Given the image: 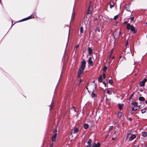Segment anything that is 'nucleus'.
<instances>
[{
  "mask_svg": "<svg viewBox=\"0 0 147 147\" xmlns=\"http://www.w3.org/2000/svg\"><path fill=\"white\" fill-rule=\"evenodd\" d=\"M35 17L34 16H33V14H32L30 16H29L23 19V21H25L26 20H28V19H31L32 18H34Z\"/></svg>",
  "mask_w": 147,
  "mask_h": 147,
  "instance_id": "nucleus-9",
  "label": "nucleus"
},
{
  "mask_svg": "<svg viewBox=\"0 0 147 147\" xmlns=\"http://www.w3.org/2000/svg\"><path fill=\"white\" fill-rule=\"evenodd\" d=\"M127 29L128 30H130L134 34L137 32V30L136 29V28L133 26L131 25L130 24L128 23L127 24Z\"/></svg>",
  "mask_w": 147,
  "mask_h": 147,
  "instance_id": "nucleus-1",
  "label": "nucleus"
},
{
  "mask_svg": "<svg viewBox=\"0 0 147 147\" xmlns=\"http://www.w3.org/2000/svg\"><path fill=\"white\" fill-rule=\"evenodd\" d=\"M125 9H126V10L127 11H129L130 12H131V11L129 10V7H127V6L125 7Z\"/></svg>",
  "mask_w": 147,
  "mask_h": 147,
  "instance_id": "nucleus-24",
  "label": "nucleus"
},
{
  "mask_svg": "<svg viewBox=\"0 0 147 147\" xmlns=\"http://www.w3.org/2000/svg\"><path fill=\"white\" fill-rule=\"evenodd\" d=\"M118 18V15H117L114 16V17L113 18V20H116Z\"/></svg>",
  "mask_w": 147,
  "mask_h": 147,
  "instance_id": "nucleus-27",
  "label": "nucleus"
},
{
  "mask_svg": "<svg viewBox=\"0 0 147 147\" xmlns=\"http://www.w3.org/2000/svg\"><path fill=\"white\" fill-rule=\"evenodd\" d=\"M84 69L85 68L80 67L78 72V76H80L81 74H83V71Z\"/></svg>",
  "mask_w": 147,
  "mask_h": 147,
  "instance_id": "nucleus-4",
  "label": "nucleus"
},
{
  "mask_svg": "<svg viewBox=\"0 0 147 147\" xmlns=\"http://www.w3.org/2000/svg\"><path fill=\"white\" fill-rule=\"evenodd\" d=\"M78 130H79L78 128L75 127L74 128V134H76V133H77Z\"/></svg>",
  "mask_w": 147,
  "mask_h": 147,
  "instance_id": "nucleus-12",
  "label": "nucleus"
},
{
  "mask_svg": "<svg viewBox=\"0 0 147 147\" xmlns=\"http://www.w3.org/2000/svg\"><path fill=\"white\" fill-rule=\"evenodd\" d=\"M134 147H139L138 146H136V145Z\"/></svg>",
  "mask_w": 147,
  "mask_h": 147,
  "instance_id": "nucleus-51",
  "label": "nucleus"
},
{
  "mask_svg": "<svg viewBox=\"0 0 147 147\" xmlns=\"http://www.w3.org/2000/svg\"><path fill=\"white\" fill-rule=\"evenodd\" d=\"M128 46V42H127L125 45V46L127 48V46Z\"/></svg>",
  "mask_w": 147,
  "mask_h": 147,
  "instance_id": "nucleus-37",
  "label": "nucleus"
},
{
  "mask_svg": "<svg viewBox=\"0 0 147 147\" xmlns=\"http://www.w3.org/2000/svg\"><path fill=\"white\" fill-rule=\"evenodd\" d=\"M103 83L104 85L106 87V83L105 82H103Z\"/></svg>",
  "mask_w": 147,
  "mask_h": 147,
  "instance_id": "nucleus-34",
  "label": "nucleus"
},
{
  "mask_svg": "<svg viewBox=\"0 0 147 147\" xmlns=\"http://www.w3.org/2000/svg\"><path fill=\"white\" fill-rule=\"evenodd\" d=\"M91 145L88 144L86 146V147H91Z\"/></svg>",
  "mask_w": 147,
  "mask_h": 147,
  "instance_id": "nucleus-39",
  "label": "nucleus"
},
{
  "mask_svg": "<svg viewBox=\"0 0 147 147\" xmlns=\"http://www.w3.org/2000/svg\"><path fill=\"white\" fill-rule=\"evenodd\" d=\"M121 34V31H120V32H119V35H120V34Z\"/></svg>",
  "mask_w": 147,
  "mask_h": 147,
  "instance_id": "nucleus-49",
  "label": "nucleus"
},
{
  "mask_svg": "<svg viewBox=\"0 0 147 147\" xmlns=\"http://www.w3.org/2000/svg\"><path fill=\"white\" fill-rule=\"evenodd\" d=\"M96 31H98V32H100V28H97L96 29Z\"/></svg>",
  "mask_w": 147,
  "mask_h": 147,
  "instance_id": "nucleus-31",
  "label": "nucleus"
},
{
  "mask_svg": "<svg viewBox=\"0 0 147 147\" xmlns=\"http://www.w3.org/2000/svg\"><path fill=\"white\" fill-rule=\"evenodd\" d=\"M146 111V110L145 109H142L141 110V112L142 113H145Z\"/></svg>",
  "mask_w": 147,
  "mask_h": 147,
  "instance_id": "nucleus-26",
  "label": "nucleus"
},
{
  "mask_svg": "<svg viewBox=\"0 0 147 147\" xmlns=\"http://www.w3.org/2000/svg\"><path fill=\"white\" fill-rule=\"evenodd\" d=\"M107 93L109 95H111V92L109 90L107 91Z\"/></svg>",
  "mask_w": 147,
  "mask_h": 147,
  "instance_id": "nucleus-29",
  "label": "nucleus"
},
{
  "mask_svg": "<svg viewBox=\"0 0 147 147\" xmlns=\"http://www.w3.org/2000/svg\"><path fill=\"white\" fill-rule=\"evenodd\" d=\"M89 88L91 90H90V92H92L91 96L92 98H94L96 96V95L94 93V92L96 89V86H94V85H89Z\"/></svg>",
  "mask_w": 147,
  "mask_h": 147,
  "instance_id": "nucleus-2",
  "label": "nucleus"
},
{
  "mask_svg": "<svg viewBox=\"0 0 147 147\" xmlns=\"http://www.w3.org/2000/svg\"><path fill=\"white\" fill-rule=\"evenodd\" d=\"M132 96V94H131V96Z\"/></svg>",
  "mask_w": 147,
  "mask_h": 147,
  "instance_id": "nucleus-54",
  "label": "nucleus"
},
{
  "mask_svg": "<svg viewBox=\"0 0 147 147\" xmlns=\"http://www.w3.org/2000/svg\"><path fill=\"white\" fill-rule=\"evenodd\" d=\"M81 81H82V80H81L80 81V83L81 82Z\"/></svg>",
  "mask_w": 147,
  "mask_h": 147,
  "instance_id": "nucleus-56",
  "label": "nucleus"
},
{
  "mask_svg": "<svg viewBox=\"0 0 147 147\" xmlns=\"http://www.w3.org/2000/svg\"><path fill=\"white\" fill-rule=\"evenodd\" d=\"M147 81V79H144L143 80L140 82L139 84V86L142 87L144 86L145 85V82Z\"/></svg>",
  "mask_w": 147,
  "mask_h": 147,
  "instance_id": "nucleus-3",
  "label": "nucleus"
},
{
  "mask_svg": "<svg viewBox=\"0 0 147 147\" xmlns=\"http://www.w3.org/2000/svg\"><path fill=\"white\" fill-rule=\"evenodd\" d=\"M100 146V143L99 142H98L96 144L95 143L93 144L92 146V147H99Z\"/></svg>",
  "mask_w": 147,
  "mask_h": 147,
  "instance_id": "nucleus-8",
  "label": "nucleus"
},
{
  "mask_svg": "<svg viewBox=\"0 0 147 147\" xmlns=\"http://www.w3.org/2000/svg\"><path fill=\"white\" fill-rule=\"evenodd\" d=\"M103 77L104 79H105L106 77V76L104 73L103 74Z\"/></svg>",
  "mask_w": 147,
  "mask_h": 147,
  "instance_id": "nucleus-32",
  "label": "nucleus"
},
{
  "mask_svg": "<svg viewBox=\"0 0 147 147\" xmlns=\"http://www.w3.org/2000/svg\"><path fill=\"white\" fill-rule=\"evenodd\" d=\"M74 8H73V10L74 11Z\"/></svg>",
  "mask_w": 147,
  "mask_h": 147,
  "instance_id": "nucleus-55",
  "label": "nucleus"
},
{
  "mask_svg": "<svg viewBox=\"0 0 147 147\" xmlns=\"http://www.w3.org/2000/svg\"><path fill=\"white\" fill-rule=\"evenodd\" d=\"M132 133V131H129L127 134V136H129Z\"/></svg>",
  "mask_w": 147,
  "mask_h": 147,
  "instance_id": "nucleus-28",
  "label": "nucleus"
},
{
  "mask_svg": "<svg viewBox=\"0 0 147 147\" xmlns=\"http://www.w3.org/2000/svg\"><path fill=\"white\" fill-rule=\"evenodd\" d=\"M75 109V107H72L71 108V109Z\"/></svg>",
  "mask_w": 147,
  "mask_h": 147,
  "instance_id": "nucleus-48",
  "label": "nucleus"
},
{
  "mask_svg": "<svg viewBox=\"0 0 147 147\" xmlns=\"http://www.w3.org/2000/svg\"><path fill=\"white\" fill-rule=\"evenodd\" d=\"M142 136L144 137H146L147 136V132H142Z\"/></svg>",
  "mask_w": 147,
  "mask_h": 147,
  "instance_id": "nucleus-17",
  "label": "nucleus"
},
{
  "mask_svg": "<svg viewBox=\"0 0 147 147\" xmlns=\"http://www.w3.org/2000/svg\"><path fill=\"white\" fill-rule=\"evenodd\" d=\"M113 49H112V50L111 51V55H110V57H111V54H112V53H113Z\"/></svg>",
  "mask_w": 147,
  "mask_h": 147,
  "instance_id": "nucleus-35",
  "label": "nucleus"
},
{
  "mask_svg": "<svg viewBox=\"0 0 147 147\" xmlns=\"http://www.w3.org/2000/svg\"><path fill=\"white\" fill-rule=\"evenodd\" d=\"M115 138H114L113 137L112 139V140H115Z\"/></svg>",
  "mask_w": 147,
  "mask_h": 147,
  "instance_id": "nucleus-42",
  "label": "nucleus"
},
{
  "mask_svg": "<svg viewBox=\"0 0 147 147\" xmlns=\"http://www.w3.org/2000/svg\"><path fill=\"white\" fill-rule=\"evenodd\" d=\"M122 115V112L119 111L117 113V117L118 118H119L121 117Z\"/></svg>",
  "mask_w": 147,
  "mask_h": 147,
  "instance_id": "nucleus-14",
  "label": "nucleus"
},
{
  "mask_svg": "<svg viewBox=\"0 0 147 147\" xmlns=\"http://www.w3.org/2000/svg\"><path fill=\"white\" fill-rule=\"evenodd\" d=\"M90 5L89 7L88 11H87V14H90L91 13V11L90 9Z\"/></svg>",
  "mask_w": 147,
  "mask_h": 147,
  "instance_id": "nucleus-18",
  "label": "nucleus"
},
{
  "mask_svg": "<svg viewBox=\"0 0 147 147\" xmlns=\"http://www.w3.org/2000/svg\"><path fill=\"white\" fill-rule=\"evenodd\" d=\"M75 15V12H73L72 14V18L71 19V20L73 21L74 20V18Z\"/></svg>",
  "mask_w": 147,
  "mask_h": 147,
  "instance_id": "nucleus-22",
  "label": "nucleus"
},
{
  "mask_svg": "<svg viewBox=\"0 0 147 147\" xmlns=\"http://www.w3.org/2000/svg\"><path fill=\"white\" fill-rule=\"evenodd\" d=\"M88 52H89V55H91L92 53V49L90 47H89L88 48Z\"/></svg>",
  "mask_w": 147,
  "mask_h": 147,
  "instance_id": "nucleus-11",
  "label": "nucleus"
},
{
  "mask_svg": "<svg viewBox=\"0 0 147 147\" xmlns=\"http://www.w3.org/2000/svg\"><path fill=\"white\" fill-rule=\"evenodd\" d=\"M79 47V45H76V48H77L78 47Z\"/></svg>",
  "mask_w": 147,
  "mask_h": 147,
  "instance_id": "nucleus-45",
  "label": "nucleus"
},
{
  "mask_svg": "<svg viewBox=\"0 0 147 147\" xmlns=\"http://www.w3.org/2000/svg\"><path fill=\"white\" fill-rule=\"evenodd\" d=\"M116 131H115L114 132V133L113 135V136L114 135H115L116 134Z\"/></svg>",
  "mask_w": 147,
  "mask_h": 147,
  "instance_id": "nucleus-46",
  "label": "nucleus"
},
{
  "mask_svg": "<svg viewBox=\"0 0 147 147\" xmlns=\"http://www.w3.org/2000/svg\"><path fill=\"white\" fill-rule=\"evenodd\" d=\"M109 82L110 84H111L113 83V81L112 80L110 79L109 80Z\"/></svg>",
  "mask_w": 147,
  "mask_h": 147,
  "instance_id": "nucleus-30",
  "label": "nucleus"
},
{
  "mask_svg": "<svg viewBox=\"0 0 147 147\" xmlns=\"http://www.w3.org/2000/svg\"><path fill=\"white\" fill-rule=\"evenodd\" d=\"M102 80V76L101 75L98 79V81L100 82H101Z\"/></svg>",
  "mask_w": 147,
  "mask_h": 147,
  "instance_id": "nucleus-21",
  "label": "nucleus"
},
{
  "mask_svg": "<svg viewBox=\"0 0 147 147\" xmlns=\"http://www.w3.org/2000/svg\"><path fill=\"white\" fill-rule=\"evenodd\" d=\"M123 104H119L118 105V107L119 109L120 110H121L123 109Z\"/></svg>",
  "mask_w": 147,
  "mask_h": 147,
  "instance_id": "nucleus-13",
  "label": "nucleus"
},
{
  "mask_svg": "<svg viewBox=\"0 0 147 147\" xmlns=\"http://www.w3.org/2000/svg\"><path fill=\"white\" fill-rule=\"evenodd\" d=\"M86 62L85 60L83 61L82 62V64L80 67L85 69L86 67Z\"/></svg>",
  "mask_w": 147,
  "mask_h": 147,
  "instance_id": "nucleus-6",
  "label": "nucleus"
},
{
  "mask_svg": "<svg viewBox=\"0 0 147 147\" xmlns=\"http://www.w3.org/2000/svg\"><path fill=\"white\" fill-rule=\"evenodd\" d=\"M134 19V17H132L131 18V21H133Z\"/></svg>",
  "mask_w": 147,
  "mask_h": 147,
  "instance_id": "nucleus-33",
  "label": "nucleus"
},
{
  "mask_svg": "<svg viewBox=\"0 0 147 147\" xmlns=\"http://www.w3.org/2000/svg\"><path fill=\"white\" fill-rule=\"evenodd\" d=\"M114 58V57H113V59Z\"/></svg>",
  "mask_w": 147,
  "mask_h": 147,
  "instance_id": "nucleus-57",
  "label": "nucleus"
},
{
  "mask_svg": "<svg viewBox=\"0 0 147 147\" xmlns=\"http://www.w3.org/2000/svg\"><path fill=\"white\" fill-rule=\"evenodd\" d=\"M136 136L134 134H131L129 137V141H132L135 139L136 137Z\"/></svg>",
  "mask_w": 147,
  "mask_h": 147,
  "instance_id": "nucleus-7",
  "label": "nucleus"
},
{
  "mask_svg": "<svg viewBox=\"0 0 147 147\" xmlns=\"http://www.w3.org/2000/svg\"><path fill=\"white\" fill-rule=\"evenodd\" d=\"M113 19L112 18H111L110 19H109V20L111 21H112L113 20Z\"/></svg>",
  "mask_w": 147,
  "mask_h": 147,
  "instance_id": "nucleus-47",
  "label": "nucleus"
},
{
  "mask_svg": "<svg viewBox=\"0 0 147 147\" xmlns=\"http://www.w3.org/2000/svg\"><path fill=\"white\" fill-rule=\"evenodd\" d=\"M57 136V134L55 133L53 135L51 138L52 142H54L55 141L56 138Z\"/></svg>",
  "mask_w": 147,
  "mask_h": 147,
  "instance_id": "nucleus-10",
  "label": "nucleus"
},
{
  "mask_svg": "<svg viewBox=\"0 0 147 147\" xmlns=\"http://www.w3.org/2000/svg\"><path fill=\"white\" fill-rule=\"evenodd\" d=\"M109 4L110 5V8H111L113 7L114 5H111V3H109Z\"/></svg>",
  "mask_w": 147,
  "mask_h": 147,
  "instance_id": "nucleus-36",
  "label": "nucleus"
},
{
  "mask_svg": "<svg viewBox=\"0 0 147 147\" xmlns=\"http://www.w3.org/2000/svg\"><path fill=\"white\" fill-rule=\"evenodd\" d=\"M33 16H34L35 17V18L36 17V14L35 13L33 14Z\"/></svg>",
  "mask_w": 147,
  "mask_h": 147,
  "instance_id": "nucleus-41",
  "label": "nucleus"
},
{
  "mask_svg": "<svg viewBox=\"0 0 147 147\" xmlns=\"http://www.w3.org/2000/svg\"><path fill=\"white\" fill-rule=\"evenodd\" d=\"M145 103H146V104H147V100H146L145 102Z\"/></svg>",
  "mask_w": 147,
  "mask_h": 147,
  "instance_id": "nucleus-53",
  "label": "nucleus"
},
{
  "mask_svg": "<svg viewBox=\"0 0 147 147\" xmlns=\"http://www.w3.org/2000/svg\"><path fill=\"white\" fill-rule=\"evenodd\" d=\"M88 127L89 125L88 124L86 123L84 124V127L85 129H87L88 128Z\"/></svg>",
  "mask_w": 147,
  "mask_h": 147,
  "instance_id": "nucleus-20",
  "label": "nucleus"
},
{
  "mask_svg": "<svg viewBox=\"0 0 147 147\" xmlns=\"http://www.w3.org/2000/svg\"><path fill=\"white\" fill-rule=\"evenodd\" d=\"M107 69V67L106 66H105L103 68V71L104 72L106 71Z\"/></svg>",
  "mask_w": 147,
  "mask_h": 147,
  "instance_id": "nucleus-25",
  "label": "nucleus"
},
{
  "mask_svg": "<svg viewBox=\"0 0 147 147\" xmlns=\"http://www.w3.org/2000/svg\"><path fill=\"white\" fill-rule=\"evenodd\" d=\"M139 100L140 101H144L145 99L144 97L142 96H140L139 98Z\"/></svg>",
  "mask_w": 147,
  "mask_h": 147,
  "instance_id": "nucleus-16",
  "label": "nucleus"
},
{
  "mask_svg": "<svg viewBox=\"0 0 147 147\" xmlns=\"http://www.w3.org/2000/svg\"><path fill=\"white\" fill-rule=\"evenodd\" d=\"M92 142V140L91 139H90L88 142H87V144L89 145H91V143Z\"/></svg>",
  "mask_w": 147,
  "mask_h": 147,
  "instance_id": "nucleus-19",
  "label": "nucleus"
},
{
  "mask_svg": "<svg viewBox=\"0 0 147 147\" xmlns=\"http://www.w3.org/2000/svg\"><path fill=\"white\" fill-rule=\"evenodd\" d=\"M84 28L83 27H81L80 28V32L81 33H82L83 32Z\"/></svg>",
  "mask_w": 147,
  "mask_h": 147,
  "instance_id": "nucleus-23",
  "label": "nucleus"
},
{
  "mask_svg": "<svg viewBox=\"0 0 147 147\" xmlns=\"http://www.w3.org/2000/svg\"><path fill=\"white\" fill-rule=\"evenodd\" d=\"M86 89L88 90V91L89 92V90H88V88L87 87H86Z\"/></svg>",
  "mask_w": 147,
  "mask_h": 147,
  "instance_id": "nucleus-52",
  "label": "nucleus"
},
{
  "mask_svg": "<svg viewBox=\"0 0 147 147\" xmlns=\"http://www.w3.org/2000/svg\"><path fill=\"white\" fill-rule=\"evenodd\" d=\"M128 120L129 121H131L132 120V119L131 118H129Z\"/></svg>",
  "mask_w": 147,
  "mask_h": 147,
  "instance_id": "nucleus-40",
  "label": "nucleus"
},
{
  "mask_svg": "<svg viewBox=\"0 0 147 147\" xmlns=\"http://www.w3.org/2000/svg\"><path fill=\"white\" fill-rule=\"evenodd\" d=\"M127 21H125V22H124L123 24H127Z\"/></svg>",
  "mask_w": 147,
  "mask_h": 147,
  "instance_id": "nucleus-38",
  "label": "nucleus"
},
{
  "mask_svg": "<svg viewBox=\"0 0 147 147\" xmlns=\"http://www.w3.org/2000/svg\"><path fill=\"white\" fill-rule=\"evenodd\" d=\"M69 40V36H68V40H67V45L68 43V42Z\"/></svg>",
  "mask_w": 147,
  "mask_h": 147,
  "instance_id": "nucleus-44",
  "label": "nucleus"
},
{
  "mask_svg": "<svg viewBox=\"0 0 147 147\" xmlns=\"http://www.w3.org/2000/svg\"><path fill=\"white\" fill-rule=\"evenodd\" d=\"M92 59V57H90L88 60L87 61L88 63V64L90 66H92V65L93 64V61L91 60Z\"/></svg>",
  "mask_w": 147,
  "mask_h": 147,
  "instance_id": "nucleus-5",
  "label": "nucleus"
},
{
  "mask_svg": "<svg viewBox=\"0 0 147 147\" xmlns=\"http://www.w3.org/2000/svg\"><path fill=\"white\" fill-rule=\"evenodd\" d=\"M139 108V107H133L131 109V110L130 111H131L134 110H136L138 109Z\"/></svg>",
  "mask_w": 147,
  "mask_h": 147,
  "instance_id": "nucleus-15",
  "label": "nucleus"
},
{
  "mask_svg": "<svg viewBox=\"0 0 147 147\" xmlns=\"http://www.w3.org/2000/svg\"><path fill=\"white\" fill-rule=\"evenodd\" d=\"M122 57V56L121 55V56L119 57V59H120L121 58V57Z\"/></svg>",
  "mask_w": 147,
  "mask_h": 147,
  "instance_id": "nucleus-50",
  "label": "nucleus"
},
{
  "mask_svg": "<svg viewBox=\"0 0 147 147\" xmlns=\"http://www.w3.org/2000/svg\"><path fill=\"white\" fill-rule=\"evenodd\" d=\"M94 20L97 21L98 20V19L97 18H95L94 19Z\"/></svg>",
  "mask_w": 147,
  "mask_h": 147,
  "instance_id": "nucleus-43",
  "label": "nucleus"
}]
</instances>
